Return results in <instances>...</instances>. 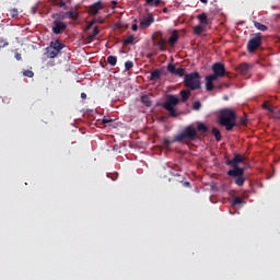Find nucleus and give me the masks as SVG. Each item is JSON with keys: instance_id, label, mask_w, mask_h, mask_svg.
Returning <instances> with one entry per match:
<instances>
[{"instance_id": "f257e3e1", "label": "nucleus", "mask_w": 280, "mask_h": 280, "mask_svg": "<svg viewBox=\"0 0 280 280\" xmlns=\"http://www.w3.org/2000/svg\"><path fill=\"white\" fill-rule=\"evenodd\" d=\"M198 139V131L194 125L187 126L184 130L174 137L172 141L170 139L163 140V145L170 148L172 143H183V141H196Z\"/></svg>"}, {"instance_id": "f03ea898", "label": "nucleus", "mask_w": 280, "mask_h": 280, "mask_svg": "<svg viewBox=\"0 0 280 280\" xmlns=\"http://www.w3.org/2000/svg\"><path fill=\"white\" fill-rule=\"evenodd\" d=\"M237 115L233 109L225 108L221 110L219 116V124L220 126H224L225 130L231 131L235 126H237Z\"/></svg>"}, {"instance_id": "7ed1b4c3", "label": "nucleus", "mask_w": 280, "mask_h": 280, "mask_svg": "<svg viewBox=\"0 0 280 280\" xmlns=\"http://www.w3.org/2000/svg\"><path fill=\"white\" fill-rule=\"evenodd\" d=\"M184 85L186 89H190V91H198L202 86L200 82V73L199 72H191L185 75L184 78Z\"/></svg>"}, {"instance_id": "20e7f679", "label": "nucleus", "mask_w": 280, "mask_h": 280, "mask_svg": "<svg viewBox=\"0 0 280 280\" xmlns=\"http://www.w3.org/2000/svg\"><path fill=\"white\" fill-rule=\"evenodd\" d=\"M180 104V98L177 95L170 94L166 101L163 103V108L170 113L171 117H178V112H176V105Z\"/></svg>"}, {"instance_id": "39448f33", "label": "nucleus", "mask_w": 280, "mask_h": 280, "mask_svg": "<svg viewBox=\"0 0 280 280\" xmlns=\"http://www.w3.org/2000/svg\"><path fill=\"white\" fill-rule=\"evenodd\" d=\"M245 170L244 168H235V170H230L228 171V176H230L231 178H234V184L237 187H244V184L246 183V180L248 179L245 175H244Z\"/></svg>"}, {"instance_id": "423d86ee", "label": "nucleus", "mask_w": 280, "mask_h": 280, "mask_svg": "<svg viewBox=\"0 0 280 280\" xmlns=\"http://www.w3.org/2000/svg\"><path fill=\"white\" fill-rule=\"evenodd\" d=\"M261 33H256L252 35L250 39L247 43V51L249 54H255L259 47H261Z\"/></svg>"}, {"instance_id": "0eeeda50", "label": "nucleus", "mask_w": 280, "mask_h": 280, "mask_svg": "<svg viewBox=\"0 0 280 280\" xmlns=\"http://www.w3.org/2000/svg\"><path fill=\"white\" fill-rule=\"evenodd\" d=\"M212 71H213V73L210 75H212L217 80L219 78H224V75H226V68L224 67V63H222V62L213 63Z\"/></svg>"}, {"instance_id": "6e6552de", "label": "nucleus", "mask_w": 280, "mask_h": 280, "mask_svg": "<svg viewBox=\"0 0 280 280\" xmlns=\"http://www.w3.org/2000/svg\"><path fill=\"white\" fill-rule=\"evenodd\" d=\"M65 30H67V24L62 21H54V27H52V32L55 34H62V32H65Z\"/></svg>"}, {"instance_id": "1a4fd4ad", "label": "nucleus", "mask_w": 280, "mask_h": 280, "mask_svg": "<svg viewBox=\"0 0 280 280\" xmlns=\"http://www.w3.org/2000/svg\"><path fill=\"white\" fill-rule=\"evenodd\" d=\"M103 8H104V3H102V1H97L94 4L90 5L89 14H92L93 16H95V14H98L100 10H102Z\"/></svg>"}, {"instance_id": "9d476101", "label": "nucleus", "mask_w": 280, "mask_h": 280, "mask_svg": "<svg viewBox=\"0 0 280 280\" xmlns=\"http://www.w3.org/2000/svg\"><path fill=\"white\" fill-rule=\"evenodd\" d=\"M232 161L234 163V168L232 170H243L242 167H240V163H244V156H242V154L234 153V158L232 159Z\"/></svg>"}, {"instance_id": "9b49d317", "label": "nucleus", "mask_w": 280, "mask_h": 280, "mask_svg": "<svg viewBox=\"0 0 280 280\" xmlns=\"http://www.w3.org/2000/svg\"><path fill=\"white\" fill-rule=\"evenodd\" d=\"M154 23V16L152 14H149L144 20L140 22V27L142 30H147L149 25H152Z\"/></svg>"}, {"instance_id": "f8f14e48", "label": "nucleus", "mask_w": 280, "mask_h": 280, "mask_svg": "<svg viewBox=\"0 0 280 280\" xmlns=\"http://www.w3.org/2000/svg\"><path fill=\"white\" fill-rule=\"evenodd\" d=\"M49 48L60 54L65 49V44L56 39L55 42H50Z\"/></svg>"}, {"instance_id": "ddd939ff", "label": "nucleus", "mask_w": 280, "mask_h": 280, "mask_svg": "<svg viewBox=\"0 0 280 280\" xmlns=\"http://www.w3.org/2000/svg\"><path fill=\"white\" fill-rule=\"evenodd\" d=\"M215 80L211 74L206 77V89L207 91H213L214 86H213V82H215Z\"/></svg>"}, {"instance_id": "4468645a", "label": "nucleus", "mask_w": 280, "mask_h": 280, "mask_svg": "<svg viewBox=\"0 0 280 280\" xmlns=\"http://www.w3.org/2000/svg\"><path fill=\"white\" fill-rule=\"evenodd\" d=\"M179 97H180L179 102H183V103L187 102V100H189L191 97V91H189V90H182L179 92Z\"/></svg>"}, {"instance_id": "2eb2a0df", "label": "nucleus", "mask_w": 280, "mask_h": 280, "mask_svg": "<svg viewBox=\"0 0 280 280\" xmlns=\"http://www.w3.org/2000/svg\"><path fill=\"white\" fill-rule=\"evenodd\" d=\"M237 71H238V73H241V75H246L248 73V71H250V65H248V63H241L237 67Z\"/></svg>"}, {"instance_id": "dca6fc26", "label": "nucleus", "mask_w": 280, "mask_h": 280, "mask_svg": "<svg viewBox=\"0 0 280 280\" xmlns=\"http://www.w3.org/2000/svg\"><path fill=\"white\" fill-rule=\"evenodd\" d=\"M154 45H156V47L160 48V51H167V47H165V45H167V39L165 38H161L158 43H155Z\"/></svg>"}, {"instance_id": "f3484780", "label": "nucleus", "mask_w": 280, "mask_h": 280, "mask_svg": "<svg viewBox=\"0 0 280 280\" xmlns=\"http://www.w3.org/2000/svg\"><path fill=\"white\" fill-rule=\"evenodd\" d=\"M168 43L172 47H174L176 43H178V33L176 31L172 33L171 37L168 38Z\"/></svg>"}, {"instance_id": "a211bd4d", "label": "nucleus", "mask_w": 280, "mask_h": 280, "mask_svg": "<svg viewBox=\"0 0 280 280\" xmlns=\"http://www.w3.org/2000/svg\"><path fill=\"white\" fill-rule=\"evenodd\" d=\"M149 80H151V81L161 80V70H159V69L153 70L151 72Z\"/></svg>"}, {"instance_id": "6ab92c4d", "label": "nucleus", "mask_w": 280, "mask_h": 280, "mask_svg": "<svg viewBox=\"0 0 280 280\" xmlns=\"http://www.w3.org/2000/svg\"><path fill=\"white\" fill-rule=\"evenodd\" d=\"M163 38V32L158 31L152 35L153 45H156Z\"/></svg>"}, {"instance_id": "aec40b11", "label": "nucleus", "mask_w": 280, "mask_h": 280, "mask_svg": "<svg viewBox=\"0 0 280 280\" xmlns=\"http://www.w3.org/2000/svg\"><path fill=\"white\" fill-rule=\"evenodd\" d=\"M197 19L201 23V25H209V18H207V14L201 13L197 15Z\"/></svg>"}, {"instance_id": "412c9836", "label": "nucleus", "mask_w": 280, "mask_h": 280, "mask_svg": "<svg viewBox=\"0 0 280 280\" xmlns=\"http://www.w3.org/2000/svg\"><path fill=\"white\" fill-rule=\"evenodd\" d=\"M98 34H100V27L98 26H94L93 34L88 35L86 40L89 43H91L92 39L95 38V36H97Z\"/></svg>"}, {"instance_id": "4be33fe9", "label": "nucleus", "mask_w": 280, "mask_h": 280, "mask_svg": "<svg viewBox=\"0 0 280 280\" xmlns=\"http://www.w3.org/2000/svg\"><path fill=\"white\" fill-rule=\"evenodd\" d=\"M212 135H213L215 141H222V133L220 132V129L213 127Z\"/></svg>"}, {"instance_id": "5701e85b", "label": "nucleus", "mask_w": 280, "mask_h": 280, "mask_svg": "<svg viewBox=\"0 0 280 280\" xmlns=\"http://www.w3.org/2000/svg\"><path fill=\"white\" fill-rule=\"evenodd\" d=\"M197 130L198 132L207 133L209 132V127H207V125H205L203 122H199L197 124Z\"/></svg>"}, {"instance_id": "b1692460", "label": "nucleus", "mask_w": 280, "mask_h": 280, "mask_svg": "<svg viewBox=\"0 0 280 280\" xmlns=\"http://www.w3.org/2000/svg\"><path fill=\"white\" fill-rule=\"evenodd\" d=\"M254 26L256 30H259L260 32H268V27L265 24H261L257 21H254Z\"/></svg>"}, {"instance_id": "393cba45", "label": "nucleus", "mask_w": 280, "mask_h": 280, "mask_svg": "<svg viewBox=\"0 0 280 280\" xmlns=\"http://www.w3.org/2000/svg\"><path fill=\"white\" fill-rule=\"evenodd\" d=\"M46 54H47L48 58H56V56H58L59 52H57V50H54L50 47H47Z\"/></svg>"}, {"instance_id": "a878e982", "label": "nucleus", "mask_w": 280, "mask_h": 280, "mask_svg": "<svg viewBox=\"0 0 280 280\" xmlns=\"http://www.w3.org/2000/svg\"><path fill=\"white\" fill-rule=\"evenodd\" d=\"M141 102H142V104H144V106H148V107L152 106V101L150 100V96H148V95H142Z\"/></svg>"}, {"instance_id": "bb28decb", "label": "nucleus", "mask_w": 280, "mask_h": 280, "mask_svg": "<svg viewBox=\"0 0 280 280\" xmlns=\"http://www.w3.org/2000/svg\"><path fill=\"white\" fill-rule=\"evenodd\" d=\"M147 5H150L151 8H156L161 5V0H145Z\"/></svg>"}, {"instance_id": "cd10ccee", "label": "nucleus", "mask_w": 280, "mask_h": 280, "mask_svg": "<svg viewBox=\"0 0 280 280\" xmlns=\"http://www.w3.org/2000/svg\"><path fill=\"white\" fill-rule=\"evenodd\" d=\"M192 32L196 34V36H200V34L205 32V28L201 25H196L194 26Z\"/></svg>"}, {"instance_id": "c85d7f7f", "label": "nucleus", "mask_w": 280, "mask_h": 280, "mask_svg": "<svg viewBox=\"0 0 280 280\" xmlns=\"http://www.w3.org/2000/svg\"><path fill=\"white\" fill-rule=\"evenodd\" d=\"M124 45H135V35H129L124 39Z\"/></svg>"}, {"instance_id": "c756f323", "label": "nucleus", "mask_w": 280, "mask_h": 280, "mask_svg": "<svg viewBox=\"0 0 280 280\" xmlns=\"http://www.w3.org/2000/svg\"><path fill=\"white\" fill-rule=\"evenodd\" d=\"M178 68H176V66L172 65V63H168L167 65V71L168 73H172V75H176V71H177Z\"/></svg>"}, {"instance_id": "7c9ffc66", "label": "nucleus", "mask_w": 280, "mask_h": 280, "mask_svg": "<svg viewBox=\"0 0 280 280\" xmlns=\"http://www.w3.org/2000/svg\"><path fill=\"white\" fill-rule=\"evenodd\" d=\"M66 14L68 15V19H72V21H78V13L73 11H68L66 12Z\"/></svg>"}, {"instance_id": "2f4dec72", "label": "nucleus", "mask_w": 280, "mask_h": 280, "mask_svg": "<svg viewBox=\"0 0 280 280\" xmlns=\"http://www.w3.org/2000/svg\"><path fill=\"white\" fill-rule=\"evenodd\" d=\"M107 62L112 67H115V65H117V58L115 56H109V57H107Z\"/></svg>"}, {"instance_id": "473e14b6", "label": "nucleus", "mask_w": 280, "mask_h": 280, "mask_svg": "<svg viewBox=\"0 0 280 280\" xmlns=\"http://www.w3.org/2000/svg\"><path fill=\"white\" fill-rule=\"evenodd\" d=\"M52 19H61L65 21V19H68L67 12H61L60 14L52 15Z\"/></svg>"}, {"instance_id": "72a5a7b5", "label": "nucleus", "mask_w": 280, "mask_h": 280, "mask_svg": "<svg viewBox=\"0 0 280 280\" xmlns=\"http://www.w3.org/2000/svg\"><path fill=\"white\" fill-rule=\"evenodd\" d=\"M262 108H265V110H269V113H275L272 105H270V103H268V102L262 104Z\"/></svg>"}, {"instance_id": "f704fd0d", "label": "nucleus", "mask_w": 280, "mask_h": 280, "mask_svg": "<svg viewBox=\"0 0 280 280\" xmlns=\"http://www.w3.org/2000/svg\"><path fill=\"white\" fill-rule=\"evenodd\" d=\"M200 108H202V103H200V101L194 102L192 110H200Z\"/></svg>"}, {"instance_id": "c9c22d12", "label": "nucleus", "mask_w": 280, "mask_h": 280, "mask_svg": "<svg viewBox=\"0 0 280 280\" xmlns=\"http://www.w3.org/2000/svg\"><path fill=\"white\" fill-rule=\"evenodd\" d=\"M56 5L58 8H62L63 10H68L69 9V7H67V2L63 1V0H60L59 2H57Z\"/></svg>"}, {"instance_id": "e433bc0d", "label": "nucleus", "mask_w": 280, "mask_h": 280, "mask_svg": "<svg viewBox=\"0 0 280 280\" xmlns=\"http://www.w3.org/2000/svg\"><path fill=\"white\" fill-rule=\"evenodd\" d=\"M132 67H135V63L132 61L128 60L125 62V71H130Z\"/></svg>"}, {"instance_id": "4c0bfd02", "label": "nucleus", "mask_w": 280, "mask_h": 280, "mask_svg": "<svg viewBox=\"0 0 280 280\" xmlns=\"http://www.w3.org/2000/svg\"><path fill=\"white\" fill-rule=\"evenodd\" d=\"M185 68H177L175 75H178V78H183V75H185Z\"/></svg>"}, {"instance_id": "58836bf2", "label": "nucleus", "mask_w": 280, "mask_h": 280, "mask_svg": "<svg viewBox=\"0 0 280 280\" xmlns=\"http://www.w3.org/2000/svg\"><path fill=\"white\" fill-rule=\"evenodd\" d=\"M231 202L233 206L243 205L244 200H242L241 197H234Z\"/></svg>"}, {"instance_id": "ea45409f", "label": "nucleus", "mask_w": 280, "mask_h": 280, "mask_svg": "<svg viewBox=\"0 0 280 280\" xmlns=\"http://www.w3.org/2000/svg\"><path fill=\"white\" fill-rule=\"evenodd\" d=\"M8 45H10V43H8V40H5V38L0 37V49L8 47Z\"/></svg>"}, {"instance_id": "a19ab883", "label": "nucleus", "mask_w": 280, "mask_h": 280, "mask_svg": "<svg viewBox=\"0 0 280 280\" xmlns=\"http://www.w3.org/2000/svg\"><path fill=\"white\" fill-rule=\"evenodd\" d=\"M10 16L11 19H16V16H19V9H11Z\"/></svg>"}, {"instance_id": "79ce46f5", "label": "nucleus", "mask_w": 280, "mask_h": 280, "mask_svg": "<svg viewBox=\"0 0 280 280\" xmlns=\"http://www.w3.org/2000/svg\"><path fill=\"white\" fill-rule=\"evenodd\" d=\"M24 75H25L26 78H34V71H32V70H25V71H24Z\"/></svg>"}, {"instance_id": "37998d69", "label": "nucleus", "mask_w": 280, "mask_h": 280, "mask_svg": "<svg viewBox=\"0 0 280 280\" xmlns=\"http://www.w3.org/2000/svg\"><path fill=\"white\" fill-rule=\"evenodd\" d=\"M93 25H95V20H92L88 23L86 27H85V32H89V30H91V27H93Z\"/></svg>"}, {"instance_id": "c03bdc74", "label": "nucleus", "mask_w": 280, "mask_h": 280, "mask_svg": "<svg viewBox=\"0 0 280 280\" xmlns=\"http://www.w3.org/2000/svg\"><path fill=\"white\" fill-rule=\"evenodd\" d=\"M225 164L230 165L232 167V170H234V162L233 160L225 158Z\"/></svg>"}, {"instance_id": "a18cd8bd", "label": "nucleus", "mask_w": 280, "mask_h": 280, "mask_svg": "<svg viewBox=\"0 0 280 280\" xmlns=\"http://www.w3.org/2000/svg\"><path fill=\"white\" fill-rule=\"evenodd\" d=\"M132 32H137L139 30V25H137V20H133V24L131 25Z\"/></svg>"}, {"instance_id": "49530a36", "label": "nucleus", "mask_w": 280, "mask_h": 280, "mask_svg": "<svg viewBox=\"0 0 280 280\" xmlns=\"http://www.w3.org/2000/svg\"><path fill=\"white\" fill-rule=\"evenodd\" d=\"M122 27H124V23H121V22H118L115 24L116 30H121Z\"/></svg>"}, {"instance_id": "de8ad7c7", "label": "nucleus", "mask_w": 280, "mask_h": 280, "mask_svg": "<svg viewBox=\"0 0 280 280\" xmlns=\"http://www.w3.org/2000/svg\"><path fill=\"white\" fill-rule=\"evenodd\" d=\"M113 121V119H108V118H103L102 119V124H104L106 126V124H110Z\"/></svg>"}, {"instance_id": "09e8293b", "label": "nucleus", "mask_w": 280, "mask_h": 280, "mask_svg": "<svg viewBox=\"0 0 280 280\" xmlns=\"http://www.w3.org/2000/svg\"><path fill=\"white\" fill-rule=\"evenodd\" d=\"M15 60H22L21 54H15Z\"/></svg>"}, {"instance_id": "8fccbe9b", "label": "nucleus", "mask_w": 280, "mask_h": 280, "mask_svg": "<svg viewBox=\"0 0 280 280\" xmlns=\"http://www.w3.org/2000/svg\"><path fill=\"white\" fill-rule=\"evenodd\" d=\"M81 98L86 100V93H81Z\"/></svg>"}, {"instance_id": "3c124183", "label": "nucleus", "mask_w": 280, "mask_h": 280, "mask_svg": "<svg viewBox=\"0 0 280 280\" xmlns=\"http://www.w3.org/2000/svg\"><path fill=\"white\" fill-rule=\"evenodd\" d=\"M190 185H191V184H190L189 182H185V186H186V187H190Z\"/></svg>"}, {"instance_id": "603ef678", "label": "nucleus", "mask_w": 280, "mask_h": 280, "mask_svg": "<svg viewBox=\"0 0 280 280\" xmlns=\"http://www.w3.org/2000/svg\"><path fill=\"white\" fill-rule=\"evenodd\" d=\"M163 12H164V14L167 13V8H164V9H163Z\"/></svg>"}, {"instance_id": "864d4df0", "label": "nucleus", "mask_w": 280, "mask_h": 280, "mask_svg": "<svg viewBox=\"0 0 280 280\" xmlns=\"http://www.w3.org/2000/svg\"><path fill=\"white\" fill-rule=\"evenodd\" d=\"M112 3H113L114 7L117 5V2H116V1H112Z\"/></svg>"}, {"instance_id": "5fc2aeb1", "label": "nucleus", "mask_w": 280, "mask_h": 280, "mask_svg": "<svg viewBox=\"0 0 280 280\" xmlns=\"http://www.w3.org/2000/svg\"><path fill=\"white\" fill-rule=\"evenodd\" d=\"M200 1H201V3H207L208 0H200Z\"/></svg>"}, {"instance_id": "6e6d98bb", "label": "nucleus", "mask_w": 280, "mask_h": 280, "mask_svg": "<svg viewBox=\"0 0 280 280\" xmlns=\"http://www.w3.org/2000/svg\"><path fill=\"white\" fill-rule=\"evenodd\" d=\"M223 100L229 101V97L228 96H223Z\"/></svg>"}, {"instance_id": "4d7b16f0", "label": "nucleus", "mask_w": 280, "mask_h": 280, "mask_svg": "<svg viewBox=\"0 0 280 280\" xmlns=\"http://www.w3.org/2000/svg\"><path fill=\"white\" fill-rule=\"evenodd\" d=\"M174 176H179V174H173Z\"/></svg>"}, {"instance_id": "13d9d810", "label": "nucleus", "mask_w": 280, "mask_h": 280, "mask_svg": "<svg viewBox=\"0 0 280 280\" xmlns=\"http://www.w3.org/2000/svg\"><path fill=\"white\" fill-rule=\"evenodd\" d=\"M277 119H280V116H278Z\"/></svg>"}, {"instance_id": "bf43d9fd", "label": "nucleus", "mask_w": 280, "mask_h": 280, "mask_svg": "<svg viewBox=\"0 0 280 280\" xmlns=\"http://www.w3.org/2000/svg\"><path fill=\"white\" fill-rule=\"evenodd\" d=\"M279 115H280V109H279Z\"/></svg>"}]
</instances>
